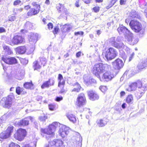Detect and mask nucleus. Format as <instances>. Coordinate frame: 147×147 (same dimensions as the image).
I'll use <instances>...</instances> for the list:
<instances>
[{"label":"nucleus","instance_id":"15","mask_svg":"<svg viewBox=\"0 0 147 147\" xmlns=\"http://www.w3.org/2000/svg\"><path fill=\"white\" fill-rule=\"evenodd\" d=\"M33 118L31 116H28L25 117L20 120L17 124L19 126H25L28 125L29 124L30 120L32 121Z\"/></svg>","mask_w":147,"mask_h":147},{"label":"nucleus","instance_id":"42","mask_svg":"<svg viewBox=\"0 0 147 147\" xmlns=\"http://www.w3.org/2000/svg\"><path fill=\"white\" fill-rule=\"evenodd\" d=\"M92 11L95 13L98 12L100 10V7L98 6H96L93 7L92 9Z\"/></svg>","mask_w":147,"mask_h":147},{"label":"nucleus","instance_id":"11","mask_svg":"<svg viewBox=\"0 0 147 147\" xmlns=\"http://www.w3.org/2000/svg\"><path fill=\"white\" fill-rule=\"evenodd\" d=\"M109 43L111 46L118 49L122 48L123 45L120 39L115 37L110 38L109 40Z\"/></svg>","mask_w":147,"mask_h":147},{"label":"nucleus","instance_id":"21","mask_svg":"<svg viewBox=\"0 0 147 147\" xmlns=\"http://www.w3.org/2000/svg\"><path fill=\"white\" fill-rule=\"evenodd\" d=\"M147 67V61H144L139 63L137 66V73H139Z\"/></svg>","mask_w":147,"mask_h":147},{"label":"nucleus","instance_id":"44","mask_svg":"<svg viewBox=\"0 0 147 147\" xmlns=\"http://www.w3.org/2000/svg\"><path fill=\"white\" fill-rule=\"evenodd\" d=\"M99 88L101 91L103 92H106L107 89V87L104 86H100Z\"/></svg>","mask_w":147,"mask_h":147},{"label":"nucleus","instance_id":"28","mask_svg":"<svg viewBox=\"0 0 147 147\" xmlns=\"http://www.w3.org/2000/svg\"><path fill=\"white\" fill-rule=\"evenodd\" d=\"M63 77L62 75L61 74H59L58 77V80H59L58 83V86L61 87V86L64 85L65 84V80H63L62 82L61 81L63 80Z\"/></svg>","mask_w":147,"mask_h":147},{"label":"nucleus","instance_id":"3","mask_svg":"<svg viewBox=\"0 0 147 147\" xmlns=\"http://www.w3.org/2000/svg\"><path fill=\"white\" fill-rule=\"evenodd\" d=\"M59 126L57 122H54L48 125L47 128H41L40 129L41 134L47 135H53Z\"/></svg>","mask_w":147,"mask_h":147},{"label":"nucleus","instance_id":"24","mask_svg":"<svg viewBox=\"0 0 147 147\" xmlns=\"http://www.w3.org/2000/svg\"><path fill=\"white\" fill-rule=\"evenodd\" d=\"M107 122L105 119L97 120L96 121L97 125L99 127H103L106 125Z\"/></svg>","mask_w":147,"mask_h":147},{"label":"nucleus","instance_id":"50","mask_svg":"<svg viewBox=\"0 0 147 147\" xmlns=\"http://www.w3.org/2000/svg\"><path fill=\"white\" fill-rule=\"evenodd\" d=\"M134 39V38L131 36H129L127 38V40L129 42H131Z\"/></svg>","mask_w":147,"mask_h":147},{"label":"nucleus","instance_id":"47","mask_svg":"<svg viewBox=\"0 0 147 147\" xmlns=\"http://www.w3.org/2000/svg\"><path fill=\"white\" fill-rule=\"evenodd\" d=\"M22 3V1L20 0H16L13 2V5L14 6L18 5Z\"/></svg>","mask_w":147,"mask_h":147},{"label":"nucleus","instance_id":"49","mask_svg":"<svg viewBox=\"0 0 147 147\" xmlns=\"http://www.w3.org/2000/svg\"><path fill=\"white\" fill-rule=\"evenodd\" d=\"M16 19V17L15 16H10L9 17L8 21H14Z\"/></svg>","mask_w":147,"mask_h":147},{"label":"nucleus","instance_id":"40","mask_svg":"<svg viewBox=\"0 0 147 147\" xmlns=\"http://www.w3.org/2000/svg\"><path fill=\"white\" fill-rule=\"evenodd\" d=\"M23 90L24 89L23 88H21L19 86H18L16 88V92L18 94L20 95Z\"/></svg>","mask_w":147,"mask_h":147},{"label":"nucleus","instance_id":"6","mask_svg":"<svg viewBox=\"0 0 147 147\" xmlns=\"http://www.w3.org/2000/svg\"><path fill=\"white\" fill-rule=\"evenodd\" d=\"M25 42V39L23 36L20 35H16L13 36L8 44L11 46H14L23 44Z\"/></svg>","mask_w":147,"mask_h":147},{"label":"nucleus","instance_id":"5","mask_svg":"<svg viewBox=\"0 0 147 147\" xmlns=\"http://www.w3.org/2000/svg\"><path fill=\"white\" fill-rule=\"evenodd\" d=\"M47 61L45 58L40 57L37 60L34 61L33 63L32 67L34 70L39 71L42 66H44L46 63Z\"/></svg>","mask_w":147,"mask_h":147},{"label":"nucleus","instance_id":"9","mask_svg":"<svg viewBox=\"0 0 147 147\" xmlns=\"http://www.w3.org/2000/svg\"><path fill=\"white\" fill-rule=\"evenodd\" d=\"M26 134V130L20 128L17 129L13 135V137L16 140L22 141L24 139Z\"/></svg>","mask_w":147,"mask_h":147},{"label":"nucleus","instance_id":"1","mask_svg":"<svg viewBox=\"0 0 147 147\" xmlns=\"http://www.w3.org/2000/svg\"><path fill=\"white\" fill-rule=\"evenodd\" d=\"M109 65L107 64L99 63L95 64L93 67L92 72L96 76L99 78L102 82H108L111 81L114 77L112 72L107 71L104 73L100 77V74L109 68Z\"/></svg>","mask_w":147,"mask_h":147},{"label":"nucleus","instance_id":"22","mask_svg":"<svg viewBox=\"0 0 147 147\" xmlns=\"http://www.w3.org/2000/svg\"><path fill=\"white\" fill-rule=\"evenodd\" d=\"M27 50V48L26 46L23 45L17 47L16 48V52L19 54H24Z\"/></svg>","mask_w":147,"mask_h":147},{"label":"nucleus","instance_id":"52","mask_svg":"<svg viewBox=\"0 0 147 147\" xmlns=\"http://www.w3.org/2000/svg\"><path fill=\"white\" fill-rule=\"evenodd\" d=\"M84 34V32L82 31L76 32L74 33L75 35L77 36L78 35H83Z\"/></svg>","mask_w":147,"mask_h":147},{"label":"nucleus","instance_id":"14","mask_svg":"<svg viewBox=\"0 0 147 147\" xmlns=\"http://www.w3.org/2000/svg\"><path fill=\"white\" fill-rule=\"evenodd\" d=\"M112 64L115 69L119 70L123 67L124 62L122 59L118 58L112 62Z\"/></svg>","mask_w":147,"mask_h":147},{"label":"nucleus","instance_id":"17","mask_svg":"<svg viewBox=\"0 0 147 147\" xmlns=\"http://www.w3.org/2000/svg\"><path fill=\"white\" fill-rule=\"evenodd\" d=\"M55 81L53 79L49 78L47 81L44 82L41 86V88L42 89L48 88L50 86H53L55 84Z\"/></svg>","mask_w":147,"mask_h":147},{"label":"nucleus","instance_id":"16","mask_svg":"<svg viewBox=\"0 0 147 147\" xmlns=\"http://www.w3.org/2000/svg\"><path fill=\"white\" fill-rule=\"evenodd\" d=\"M87 94L89 99L92 101L98 100L99 96L97 93L93 90H90L88 91Z\"/></svg>","mask_w":147,"mask_h":147},{"label":"nucleus","instance_id":"56","mask_svg":"<svg viewBox=\"0 0 147 147\" xmlns=\"http://www.w3.org/2000/svg\"><path fill=\"white\" fill-rule=\"evenodd\" d=\"M24 8L27 11L29 9H30L31 8V6H30V5H27L25 6L24 7Z\"/></svg>","mask_w":147,"mask_h":147},{"label":"nucleus","instance_id":"43","mask_svg":"<svg viewBox=\"0 0 147 147\" xmlns=\"http://www.w3.org/2000/svg\"><path fill=\"white\" fill-rule=\"evenodd\" d=\"M9 147H20V146L18 144L12 142L9 144Z\"/></svg>","mask_w":147,"mask_h":147},{"label":"nucleus","instance_id":"36","mask_svg":"<svg viewBox=\"0 0 147 147\" xmlns=\"http://www.w3.org/2000/svg\"><path fill=\"white\" fill-rule=\"evenodd\" d=\"M95 82V80L92 79H89L86 82V84L88 86L92 85Z\"/></svg>","mask_w":147,"mask_h":147},{"label":"nucleus","instance_id":"59","mask_svg":"<svg viewBox=\"0 0 147 147\" xmlns=\"http://www.w3.org/2000/svg\"><path fill=\"white\" fill-rule=\"evenodd\" d=\"M81 51H79L76 54V56L77 57H79L80 56L81 54Z\"/></svg>","mask_w":147,"mask_h":147},{"label":"nucleus","instance_id":"46","mask_svg":"<svg viewBox=\"0 0 147 147\" xmlns=\"http://www.w3.org/2000/svg\"><path fill=\"white\" fill-rule=\"evenodd\" d=\"M63 99V98L62 96H57L55 99V100L57 102H60Z\"/></svg>","mask_w":147,"mask_h":147},{"label":"nucleus","instance_id":"4","mask_svg":"<svg viewBox=\"0 0 147 147\" xmlns=\"http://www.w3.org/2000/svg\"><path fill=\"white\" fill-rule=\"evenodd\" d=\"M129 26L131 29L135 32H139L143 29L141 23L136 20H131L129 23Z\"/></svg>","mask_w":147,"mask_h":147},{"label":"nucleus","instance_id":"51","mask_svg":"<svg viewBox=\"0 0 147 147\" xmlns=\"http://www.w3.org/2000/svg\"><path fill=\"white\" fill-rule=\"evenodd\" d=\"M6 31V30L4 28L2 27H0V33H5Z\"/></svg>","mask_w":147,"mask_h":147},{"label":"nucleus","instance_id":"41","mask_svg":"<svg viewBox=\"0 0 147 147\" xmlns=\"http://www.w3.org/2000/svg\"><path fill=\"white\" fill-rule=\"evenodd\" d=\"M64 6L61 4H59V5L57 7V9L59 12H62L65 8Z\"/></svg>","mask_w":147,"mask_h":147},{"label":"nucleus","instance_id":"13","mask_svg":"<svg viewBox=\"0 0 147 147\" xmlns=\"http://www.w3.org/2000/svg\"><path fill=\"white\" fill-rule=\"evenodd\" d=\"M1 60L6 64L13 65L18 63L17 59L14 57H8L6 55H3Z\"/></svg>","mask_w":147,"mask_h":147},{"label":"nucleus","instance_id":"25","mask_svg":"<svg viewBox=\"0 0 147 147\" xmlns=\"http://www.w3.org/2000/svg\"><path fill=\"white\" fill-rule=\"evenodd\" d=\"M71 28V27L70 24H66L62 26L61 29L62 32H66L69 31Z\"/></svg>","mask_w":147,"mask_h":147},{"label":"nucleus","instance_id":"23","mask_svg":"<svg viewBox=\"0 0 147 147\" xmlns=\"http://www.w3.org/2000/svg\"><path fill=\"white\" fill-rule=\"evenodd\" d=\"M117 30L120 34L126 35L129 32V31L124 26H119Z\"/></svg>","mask_w":147,"mask_h":147},{"label":"nucleus","instance_id":"27","mask_svg":"<svg viewBox=\"0 0 147 147\" xmlns=\"http://www.w3.org/2000/svg\"><path fill=\"white\" fill-rule=\"evenodd\" d=\"M72 86L74 87H77L74 88L71 90L72 92H79L81 88L82 87L80 85L78 82H76L75 83L73 84Z\"/></svg>","mask_w":147,"mask_h":147},{"label":"nucleus","instance_id":"64","mask_svg":"<svg viewBox=\"0 0 147 147\" xmlns=\"http://www.w3.org/2000/svg\"><path fill=\"white\" fill-rule=\"evenodd\" d=\"M22 147H32L31 146H30L29 144H26L24 145Z\"/></svg>","mask_w":147,"mask_h":147},{"label":"nucleus","instance_id":"48","mask_svg":"<svg viewBox=\"0 0 147 147\" xmlns=\"http://www.w3.org/2000/svg\"><path fill=\"white\" fill-rule=\"evenodd\" d=\"M48 28L49 30L52 29L53 27V25L52 23L51 22L47 24Z\"/></svg>","mask_w":147,"mask_h":147},{"label":"nucleus","instance_id":"55","mask_svg":"<svg viewBox=\"0 0 147 147\" xmlns=\"http://www.w3.org/2000/svg\"><path fill=\"white\" fill-rule=\"evenodd\" d=\"M79 3H80V0H78L75 3V6L77 7H79L80 6Z\"/></svg>","mask_w":147,"mask_h":147},{"label":"nucleus","instance_id":"12","mask_svg":"<svg viewBox=\"0 0 147 147\" xmlns=\"http://www.w3.org/2000/svg\"><path fill=\"white\" fill-rule=\"evenodd\" d=\"M86 103V100L84 93H80L76 98V105L78 107H83Z\"/></svg>","mask_w":147,"mask_h":147},{"label":"nucleus","instance_id":"30","mask_svg":"<svg viewBox=\"0 0 147 147\" xmlns=\"http://www.w3.org/2000/svg\"><path fill=\"white\" fill-rule=\"evenodd\" d=\"M24 87L27 89H31L33 86L32 81L30 82H26L24 84Z\"/></svg>","mask_w":147,"mask_h":147},{"label":"nucleus","instance_id":"18","mask_svg":"<svg viewBox=\"0 0 147 147\" xmlns=\"http://www.w3.org/2000/svg\"><path fill=\"white\" fill-rule=\"evenodd\" d=\"M137 88L139 89L138 93L141 94L145 93V88L143 86L142 82L140 80H138L135 82Z\"/></svg>","mask_w":147,"mask_h":147},{"label":"nucleus","instance_id":"38","mask_svg":"<svg viewBox=\"0 0 147 147\" xmlns=\"http://www.w3.org/2000/svg\"><path fill=\"white\" fill-rule=\"evenodd\" d=\"M22 10L23 8H22L16 9L14 11V14L15 15H19Z\"/></svg>","mask_w":147,"mask_h":147},{"label":"nucleus","instance_id":"45","mask_svg":"<svg viewBox=\"0 0 147 147\" xmlns=\"http://www.w3.org/2000/svg\"><path fill=\"white\" fill-rule=\"evenodd\" d=\"M64 85H62L63 86L62 87L61 86V87H60V90L59 92L60 94L65 93L67 91V90L64 88Z\"/></svg>","mask_w":147,"mask_h":147},{"label":"nucleus","instance_id":"37","mask_svg":"<svg viewBox=\"0 0 147 147\" xmlns=\"http://www.w3.org/2000/svg\"><path fill=\"white\" fill-rule=\"evenodd\" d=\"M49 109L51 111H54L56 109V105L54 104H50L48 105Z\"/></svg>","mask_w":147,"mask_h":147},{"label":"nucleus","instance_id":"8","mask_svg":"<svg viewBox=\"0 0 147 147\" xmlns=\"http://www.w3.org/2000/svg\"><path fill=\"white\" fill-rule=\"evenodd\" d=\"M14 128L12 125L8 126L5 130L0 133V138L4 140L9 138L13 132Z\"/></svg>","mask_w":147,"mask_h":147},{"label":"nucleus","instance_id":"34","mask_svg":"<svg viewBox=\"0 0 147 147\" xmlns=\"http://www.w3.org/2000/svg\"><path fill=\"white\" fill-rule=\"evenodd\" d=\"M133 100L132 95L129 94L128 95L126 98V101L127 103H130Z\"/></svg>","mask_w":147,"mask_h":147},{"label":"nucleus","instance_id":"60","mask_svg":"<svg viewBox=\"0 0 147 147\" xmlns=\"http://www.w3.org/2000/svg\"><path fill=\"white\" fill-rule=\"evenodd\" d=\"M125 94V92L124 91H122L120 93V95L121 97L124 96Z\"/></svg>","mask_w":147,"mask_h":147},{"label":"nucleus","instance_id":"62","mask_svg":"<svg viewBox=\"0 0 147 147\" xmlns=\"http://www.w3.org/2000/svg\"><path fill=\"white\" fill-rule=\"evenodd\" d=\"M126 105V104L125 103H123L121 105L122 108L123 109H125L126 108L125 106Z\"/></svg>","mask_w":147,"mask_h":147},{"label":"nucleus","instance_id":"19","mask_svg":"<svg viewBox=\"0 0 147 147\" xmlns=\"http://www.w3.org/2000/svg\"><path fill=\"white\" fill-rule=\"evenodd\" d=\"M63 142L60 139H55L51 142L52 147H63Z\"/></svg>","mask_w":147,"mask_h":147},{"label":"nucleus","instance_id":"26","mask_svg":"<svg viewBox=\"0 0 147 147\" xmlns=\"http://www.w3.org/2000/svg\"><path fill=\"white\" fill-rule=\"evenodd\" d=\"M3 48L5 52L8 55H10L13 54V51L9 46L4 45L3 46Z\"/></svg>","mask_w":147,"mask_h":147},{"label":"nucleus","instance_id":"58","mask_svg":"<svg viewBox=\"0 0 147 147\" xmlns=\"http://www.w3.org/2000/svg\"><path fill=\"white\" fill-rule=\"evenodd\" d=\"M46 119V118L45 116H44L42 117H40V119L41 121H45V119Z\"/></svg>","mask_w":147,"mask_h":147},{"label":"nucleus","instance_id":"10","mask_svg":"<svg viewBox=\"0 0 147 147\" xmlns=\"http://www.w3.org/2000/svg\"><path fill=\"white\" fill-rule=\"evenodd\" d=\"M12 98L9 96L3 98L0 101L1 105L5 109L10 108L12 105Z\"/></svg>","mask_w":147,"mask_h":147},{"label":"nucleus","instance_id":"39","mask_svg":"<svg viewBox=\"0 0 147 147\" xmlns=\"http://www.w3.org/2000/svg\"><path fill=\"white\" fill-rule=\"evenodd\" d=\"M59 30V28L58 26H55L52 31V32L54 35H55L58 33Z\"/></svg>","mask_w":147,"mask_h":147},{"label":"nucleus","instance_id":"31","mask_svg":"<svg viewBox=\"0 0 147 147\" xmlns=\"http://www.w3.org/2000/svg\"><path fill=\"white\" fill-rule=\"evenodd\" d=\"M67 117L70 121L74 123L76 121L75 117L73 115L71 114H69L67 115Z\"/></svg>","mask_w":147,"mask_h":147},{"label":"nucleus","instance_id":"63","mask_svg":"<svg viewBox=\"0 0 147 147\" xmlns=\"http://www.w3.org/2000/svg\"><path fill=\"white\" fill-rule=\"evenodd\" d=\"M95 2L96 3H100L103 2V0H95Z\"/></svg>","mask_w":147,"mask_h":147},{"label":"nucleus","instance_id":"2","mask_svg":"<svg viewBox=\"0 0 147 147\" xmlns=\"http://www.w3.org/2000/svg\"><path fill=\"white\" fill-rule=\"evenodd\" d=\"M117 54V51L113 48L105 47L102 50V55L104 59L109 61L115 59Z\"/></svg>","mask_w":147,"mask_h":147},{"label":"nucleus","instance_id":"7","mask_svg":"<svg viewBox=\"0 0 147 147\" xmlns=\"http://www.w3.org/2000/svg\"><path fill=\"white\" fill-rule=\"evenodd\" d=\"M33 7L31 8L27 13V16L30 17L38 14L40 11V5L36 2H33L32 3Z\"/></svg>","mask_w":147,"mask_h":147},{"label":"nucleus","instance_id":"57","mask_svg":"<svg viewBox=\"0 0 147 147\" xmlns=\"http://www.w3.org/2000/svg\"><path fill=\"white\" fill-rule=\"evenodd\" d=\"M31 23L29 22H27L25 24V26L26 27H30L31 26Z\"/></svg>","mask_w":147,"mask_h":147},{"label":"nucleus","instance_id":"29","mask_svg":"<svg viewBox=\"0 0 147 147\" xmlns=\"http://www.w3.org/2000/svg\"><path fill=\"white\" fill-rule=\"evenodd\" d=\"M37 36L34 34L31 35L29 38V40L30 42L35 43L37 41Z\"/></svg>","mask_w":147,"mask_h":147},{"label":"nucleus","instance_id":"20","mask_svg":"<svg viewBox=\"0 0 147 147\" xmlns=\"http://www.w3.org/2000/svg\"><path fill=\"white\" fill-rule=\"evenodd\" d=\"M68 128L65 126L61 127L59 129V132L60 135L63 138L69 132Z\"/></svg>","mask_w":147,"mask_h":147},{"label":"nucleus","instance_id":"53","mask_svg":"<svg viewBox=\"0 0 147 147\" xmlns=\"http://www.w3.org/2000/svg\"><path fill=\"white\" fill-rule=\"evenodd\" d=\"M127 0H120V4L121 5H123L126 4Z\"/></svg>","mask_w":147,"mask_h":147},{"label":"nucleus","instance_id":"32","mask_svg":"<svg viewBox=\"0 0 147 147\" xmlns=\"http://www.w3.org/2000/svg\"><path fill=\"white\" fill-rule=\"evenodd\" d=\"M130 17L132 18H140V16L136 11H133L131 12L129 15Z\"/></svg>","mask_w":147,"mask_h":147},{"label":"nucleus","instance_id":"33","mask_svg":"<svg viewBox=\"0 0 147 147\" xmlns=\"http://www.w3.org/2000/svg\"><path fill=\"white\" fill-rule=\"evenodd\" d=\"M136 86L135 82L132 83L129 86V89L128 90L131 91H135L137 88Z\"/></svg>","mask_w":147,"mask_h":147},{"label":"nucleus","instance_id":"61","mask_svg":"<svg viewBox=\"0 0 147 147\" xmlns=\"http://www.w3.org/2000/svg\"><path fill=\"white\" fill-rule=\"evenodd\" d=\"M91 0H83L84 2L86 4L89 3Z\"/></svg>","mask_w":147,"mask_h":147},{"label":"nucleus","instance_id":"54","mask_svg":"<svg viewBox=\"0 0 147 147\" xmlns=\"http://www.w3.org/2000/svg\"><path fill=\"white\" fill-rule=\"evenodd\" d=\"M62 11L63 13H64L66 15L68 14V12L67 10L65 7L64 8Z\"/></svg>","mask_w":147,"mask_h":147},{"label":"nucleus","instance_id":"35","mask_svg":"<svg viewBox=\"0 0 147 147\" xmlns=\"http://www.w3.org/2000/svg\"><path fill=\"white\" fill-rule=\"evenodd\" d=\"M118 1V0H111L108 5L106 7V8L108 9L111 7Z\"/></svg>","mask_w":147,"mask_h":147}]
</instances>
